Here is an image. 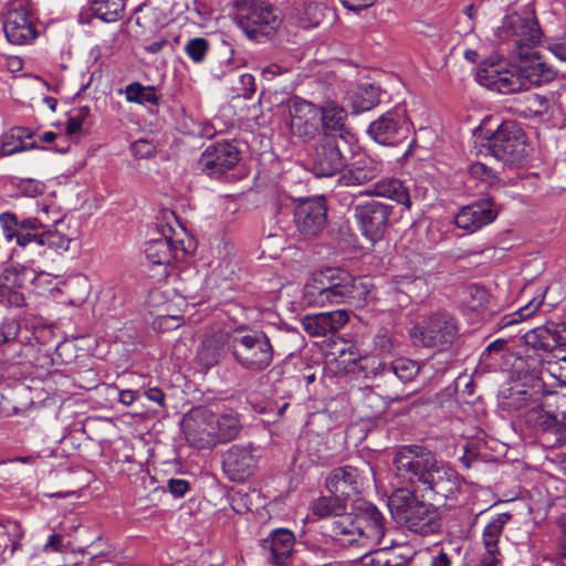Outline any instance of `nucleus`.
Returning a JSON list of instances; mask_svg holds the SVG:
<instances>
[{
	"instance_id": "f257e3e1",
	"label": "nucleus",
	"mask_w": 566,
	"mask_h": 566,
	"mask_svg": "<svg viewBox=\"0 0 566 566\" xmlns=\"http://www.w3.org/2000/svg\"><path fill=\"white\" fill-rule=\"evenodd\" d=\"M480 360L489 371L502 370L507 374L511 386L503 392V409L515 412L536 433L556 436V416L553 407L547 406V389L538 357L516 356L507 348L506 340L495 339L483 350Z\"/></svg>"
},
{
	"instance_id": "f03ea898",
	"label": "nucleus",
	"mask_w": 566,
	"mask_h": 566,
	"mask_svg": "<svg viewBox=\"0 0 566 566\" xmlns=\"http://www.w3.org/2000/svg\"><path fill=\"white\" fill-rule=\"evenodd\" d=\"M494 38L497 44L504 45L509 53L520 60L516 70L522 91L547 84L556 77L555 69L534 51L542 31L532 9L507 13L494 29Z\"/></svg>"
},
{
	"instance_id": "7ed1b4c3",
	"label": "nucleus",
	"mask_w": 566,
	"mask_h": 566,
	"mask_svg": "<svg viewBox=\"0 0 566 566\" xmlns=\"http://www.w3.org/2000/svg\"><path fill=\"white\" fill-rule=\"evenodd\" d=\"M312 512L321 517L334 516L333 537L343 547L371 548L384 536V516L373 503L361 504L355 514L346 513L342 497L321 496L312 503Z\"/></svg>"
},
{
	"instance_id": "20e7f679",
	"label": "nucleus",
	"mask_w": 566,
	"mask_h": 566,
	"mask_svg": "<svg viewBox=\"0 0 566 566\" xmlns=\"http://www.w3.org/2000/svg\"><path fill=\"white\" fill-rule=\"evenodd\" d=\"M394 463L399 476L423 484L442 499L453 496L459 489L458 472L421 446L402 447L397 451Z\"/></svg>"
},
{
	"instance_id": "39448f33",
	"label": "nucleus",
	"mask_w": 566,
	"mask_h": 566,
	"mask_svg": "<svg viewBox=\"0 0 566 566\" xmlns=\"http://www.w3.org/2000/svg\"><path fill=\"white\" fill-rule=\"evenodd\" d=\"M388 507L394 520L411 532L426 535L440 527L433 505L420 501L408 490L394 492L388 500Z\"/></svg>"
},
{
	"instance_id": "423d86ee",
	"label": "nucleus",
	"mask_w": 566,
	"mask_h": 566,
	"mask_svg": "<svg viewBox=\"0 0 566 566\" xmlns=\"http://www.w3.org/2000/svg\"><path fill=\"white\" fill-rule=\"evenodd\" d=\"M230 349L235 361L245 370L261 373L273 360V347L264 333H237L231 337Z\"/></svg>"
},
{
	"instance_id": "0eeeda50",
	"label": "nucleus",
	"mask_w": 566,
	"mask_h": 566,
	"mask_svg": "<svg viewBox=\"0 0 566 566\" xmlns=\"http://www.w3.org/2000/svg\"><path fill=\"white\" fill-rule=\"evenodd\" d=\"M459 334L455 318L447 312H436L424 316L409 332L416 345L443 350Z\"/></svg>"
},
{
	"instance_id": "6e6552de",
	"label": "nucleus",
	"mask_w": 566,
	"mask_h": 566,
	"mask_svg": "<svg viewBox=\"0 0 566 566\" xmlns=\"http://www.w3.org/2000/svg\"><path fill=\"white\" fill-rule=\"evenodd\" d=\"M526 136L514 122H503L489 138L491 155L505 165L521 164L526 155Z\"/></svg>"
},
{
	"instance_id": "1a4fd4ad",
	"label": "nucleus",
	"mask_w": 566,
	"mask_h": 566,
	"mask_svg": "<svg viewBox=\"0 0 566 566\" xmlns=\"http://www.w3.org/2000/svg\"><path fill=\"white\" fill-rule=\"evenodd\" d=\"M475 80L480 85L500 94L522 91L516 66L504 59L484 61L476 71Z\"/></svg>"
},
{
	"instance_id": "9d476101",
	"label": "nucleus",
	"mask_w": 566,
	"mask_h": 566,
	"mask_svg": "<svg viewBox=\"0 0 566 566\" xmlns=\"http://www.w3.org/2000/svg\"><path fill=\"white\" fill-rule=\"evenodd\" d=\"M411 129V123L403 105H396L390 111L374 120L368 129V135L378 144L394 146L407 139Z\"/></svg>"
},
{
	"instance_id": "9b49d317",
	"label": "nucleus",
	"mask_w": 566,
	"mask_h": 566,
	"mask_svg": "<svg viewBox=\"0 0 566 566\" xmlns=\"http://www.w3.org/2000/svg\"><path fill=\"white\" fill-rule=\"evenodd\" d=\"M338 270L326 269L314 273L304 284L302 301L307 306L338 305Z\"/></svg>"
},
{
	"instance_id": "f8f14e48",
	"label": "nucleus",
	"mask_w": 566,
	"mask_h": 566,
	"mask_svg": "<svg viewBox=\"0 0 566 566\" xmlns=\"http://www.w3.org/2000/svg\"><path fill=\"white\" fill-rule=\"evenodd\" d=\"M216 413L206 407L191 409L182 419V431L189 444L206 449L217 443Z\"/></svg>"
},
{
	"instance_id": "ddd939ff",
	"label": "nucleus",
	"mask_w": 566,
	"mask_h": 566,
	"mask_svg": "<svg viewBox=\"0 0 566 566\" xmlns=\"http://www.w3.org/2000/svg\"><path fill=\"white\" fill-rule=\"evenodd\" d=\"M289 119L286 125L291 134L304 142L311 140L318 130V107L298 96L287 103Z\"/></svg>"
},
{
	"instance_id": "4468645a",
	"label": "nucleus",
	"mask_w": 566,
	"mask_h": 566,
	"mask_svg": "<svg viewBox=\"0 0 566 566\" xmlns=\"http://www.w3.org/2000/svg\"><path fill=\"white\" fill-rule=\"evenodd\" d=\"M281 23V18L276 9L264 6L253 4L247 13H241L239 27L248 38L261 41L262 38H270Z\"/></svg>"
},
{
	"instance_id": "2eb2a0df",
	"label": "nucleus",
	"mask_w": 566,
	"mask_h": 566,
	"mask_svg": "<svg viewBox=\"0 0 566 566\" xmlns=\"http://www.w3.org/2000/svg\"><path fill=\"white\" fill-rule=\"evenodd\" d=\"M345 166L338 139L335 135L324 134L312 154V171L317 177H331L339 172Z\"/></svg>"
},
{
	"instance_id": "dca6fc26",
	"label": "nucleus",
	"mask_w": 566,
	"mask_h": 566,
	"mask_svg": "<svg viewBox=\"0 0 566 566\" xmlns=\"http://www.w3.org/2000/svg\"><path fill=\"white\" fill-rule=\"evenodd\" d=\"M391 208L380 201L370 200L355 207V218L364 237L375 242L380 240L387 229Z\"/></svg>"
},
{
	"instance_id": "f3484780",
	"label": "nucleus",
	"mask_w": 566,
	"mask_h": 566,
	"mask_svg": "<svg viewBox=\"0 0 566 566\" xmlns=\"http://www.w3.org/2000/svg\"><path fill=\"white\" fill-rule=\"evenodd\" d=\"M240 159V151L235 144L218 142L201 154L198 167L211 177H220L232 169Z\"/></svg>"
},
{
	"instance_id": "a211bd4d",
	"label": "nucleus",
	"mask_w": 566,
	"mask_h": 566,
	"mask_svg": "<svg viewBox=\"0 0 566 566\" xmlns=\"http://www.w3.org/2000/svg\"><path fill=\"white\" fill-rule=\"evenodd\" d=\"M326 205L322 197L302 198L294 210L295 224L304 235H315L326 224Z\"/></svg>"
},
{
	"instance_id": "6ab92c4d",
	"label": "nucleus",
	"mask_w": 566,
	"mask_h": 566,
	"mask_svg": "<svg viewBox=\"0 0 566 566\" xmlns=\"http://www.w3.org/2000/svg\"><path fill=\"white\" fill-rule=\"evenodd\" d=\"M497 214L493 199L483 198L462 207L454 217V223L468 233H473L492 223Z\"/></svg>"
},
{
	"instance_id": "aec40b11",
	"label": "nucleus",
	"mask_w": 566,
	"mask_h": 566,
	"mask_svg": "<svg viewBox=\"0 0 566 566\" xmlns=\"http://www.w3.org/2000/svg\"><path fill=\"white\" fill-rule=\"evenodd\" d=\"M260 450L251 446H232L223 455V470L232 481H242L254 471Z\"/></svg>"
},
{
	"instance_id": "412c9836",
	"label": "nucleus",
	"mask_w": 566,
	"mask_h": 566,
	"mask_svg": "<svg viewBox=\"0 0 566 566\" xmlns=\"http://www.w3.org/2000/svg\"><path fill=\"white\" fill-rule=\"evenodd\" d=\"M171 231V228H168L159 237L150 239L145 248L147 261L151 265L159 266L160 275L164 276L168 274L167 269L171 262L184 252L180 241L174 240L169 234Z\"/></svg>"
},
{
	"instance_id": "4be33fe9",
	"label": "nucleus",
	"mask_w": 566,
	"mask_h": 566,
	"mask_svg": "<svg viewBox=\"0 0 566 566\" xmlns=\"http://www.w3.org/2000/svg\"><path fill=\"white\" fill-rule=\"evenodd\" d=\"M511 517L509 513H501L492 517L484 526L482 532L484 552L476 566H501L502 554L499 549V541Z\"/></svg>"
},
{
	"instance_id": "5701e85b",
	"label": "nucleus",
	"mask_w": 566,
	"mask_h": 566,
	"mask_svg": "<svg viewBox=\"0 0 566 566\" xmlns=\"http://www.w3.org/2000/svg\"><path fill=\"white\" fill-rule=\"evenodd\" d=\"M7 40L15 45L28 44L38 36L33 18L23 8L10 10L3 22Z\"/></svg>"
},
{
	"instance_id": "b1692460",
	"label": "nucleus",
	"mask_w": 566,
	"mask_h": 566,
	"mask_svg": "<svg viewBox=\"0 0 566 566\" xmlns=\"http://www.w3.org/2000/svg\"><path fill=\"white\" fill-rule=\"evenodd\" d=\"M295 536L287 528H276L262 539L261 549L265 559L273 566H282L292 556Z\"/></svg>"
},
{
	"instance_id": "393cba45",
	"label": "nucleus",
	"mask_w": 566,
	"mask_h": 566,
	"mask_svg": "<svg viewBox=\"0 0 566 566\" xmlns=\"http://www.w3.org/2000/svg\"><path fill=\"white\" fill-rule=\"evenodd\" d=\"M363 486V476L358 470L350 465L332 470L326 478V489L337 497L350 499L357 495Z\"/></svg>"
},
{
	"instance_id": "a878e982",
	"label": "nucleus",
	"mask_w": 566,
	"mask_h": 566,
	"mask_svg": "<svg viewBox=\"0 0 566 566\" xmlns=\"http://www.w3.org/2000/svg\"><path fill=\"white\" fill-rule=\"evenodd\" d=\"M348 318L349 314L345 310L323 312L306 315L302 319V326L310 336L321 337L339 331L348 322Z\"/></svg>"
},
{
	"instance_id": "bb28decb",
	"label": "nucleus",
	"mask_w": 566,
	"mask_h": 566,
	"mask_svg": "<svg viewBox=\"0 0 566 566\" xmlns=\"http://www.w3.org/2000/svg\"><path fill=\"white\" fill-rule=\"evenodd\" d=\"M411 558L412 549L408 545L387 542L384 535L380 544L376 545V556L374 559L367 558V562L382 566H406Z\"/></svg>"
},
{
	"instance_id": "cd10ccee",
	"label": "nucleus",
	"mask_w": 566,
	"mask_h": 566,
	"mask_svg": "<svg viewBox=\"0 0 566 566\" xmlns=\"http://www.w3.org/2000/svg\"><path fill=\"white\" fill-rule=\"evenodd\" d=\"M524 343L533 349L552 352L566 344V337L560 335L555 325H545L527 332L523 336Z\"/></svg>"
},
{
	"instance_id": "c85d7f7f",
	"label": "nucleus",
	"mask_w": 566,
	"mask_h": 566,
	"mask_svg": "<svg viewBox=\"0 0 566 566\" xmlns=\"http://www.w3.org/2000/svg\"><path fill=\"white\" fill-rule=\"evenodd\" d=\"M318 112L324 134L335 135L337 139L343 138L347 119L345 108L335 101H325Z\"/></svg>"
},
{
	"instance_id": "c756f323",
	"label": "nucleus",
	"mask_w": 566,
	"mask_h": 566,
	"mask_svg": "<svg viewBox=\"0 0 566 566\" xmlns=\"http://www.w3.org/2000/svg\"><path fill=\"white\" fill-rule=\"evenodd\" d=\"M34 133L22 126L13 127L7 132L0 144V153L3 156H11L13 154L33 149L36 147L34 140Z\"/></svg>"
},
{
	"instance_id": "7c9ffc66",
	"label": "nucleus",
	"mask_w": 566,
	"mask_h": 566,
	"mask_svg": "<svg viewBox=\"0 0 566 566\" xmlns=\"http://www.w3.org/2000/svg\"><path fill=\"white\" fill-rule=\"evenodd\" d=\"M353 113L359 114L370 111L379 103V90L373 84H358L352 86L345 96Z\"/></svg>"
},
{
	"instance_id": "2f4dec72",
	"label": "nucleus",
	"mask_w": 566,
	"mask_h": 566,
	"mask_svg": "<svg viewBox=\"0 0 566 566\" xmlns=\"http://www.w3.org/2000/svg\"><path fill=\"white\" fill-rule=\"evenodd\" d=\"M338 293H342L339 304L365 301L370 291L369 284L360 279H354L348 273L338 270Z\"/></svg>"
},
{
	"instance_id": "473e14b6",
	"label": "nucleus",
	"mask_w": 566,
	"mask_h": 566,
	"mask_svg": "<svg viewBox=\"0 0 566 566\" xmlns=\"http://www.w3.org/2000/svg\"><path fill=\"white\" fill-rule=\"evenodd\" d=\"M500 178L497 175L483 163H474L470 165L465 186L470 190L484 192L497 187Z\"/></svg>"
},
{
	"instance_id": "72a5a7b5",
	"label": "nucleus",
	"mask_w": 566,
	"mask_h": 566,
	"mask_svg": "<svg viewBox=\"0 0 566 566\" xmlns=\"http://www.w3.org/2000/svg\"><path fill=\"white\" fill-rule=\"evenodd\" d=\"M59 292L65 295L61 303L80 307L88 297L91 285L85 276H74L65 281Z\"/></svg>"
},
{
	"instance_id": "f704fd0d",
	"label": "nucleus",
	"mask_w": 566,
	"mask_h": 566,
	"mask_svg": "<svg viewBox=\"0 0 566 566\" xmlns=\"http://www.w3.org/2000/svg\"><path fill=\"white\" fill-rule=\"evenodd\" d=\"M368 193L391 199L408 209L411 207L409 192L398 179L379 180L373 186V189L369 190Z\"/></svg>"
},
{
	"instance_id": "c9c22d12",
	"label": "nucleus",
	"mask_w": 566,
	"mask_h": 566,
	"mask_svg": "<svg viewBox=\"0 0 566 566\" xmlns=\"http://www.w3.org/2000/svg\"><path fill=\"white\" fill-rule=\"evenodd\" d=\"M53 229L45 228L42 231L40 247H49L57 253L69 251L71 242L75 239V233H66L64 220L61 224H52Z\"/></svg>"
},
{
	"instance_id": "e433bc0d",
	"label": "nucleus",
	"mask_w": 566,
	"mask_h": 566,
	"mask_svg": "<svg viewBox=\"0 0 566 566\" xmlns=\"http://www.w3.org/2000/svg\"><path fill=\"white\" fill-rule=\"evenodd\" d=\"M371 371L375 376L381 375L384 373H391L402 382H409L419 373V366L415 360L401 357L395 359L390 364L389 368H387L384 363H378L377 366L371 369Z\"/></svg>"
},
{
	"instance_id": "4c0bfd02",
	"label": "nucleus",
	"mask_w": 566,
	"mask_h": 566,
	"mask_svg": "<svg viewBox=\"0 0 566 566\" xmlns=\"http://www.w3.org/2000/svg\"><path fill=\"white\" fill-rule=\"evenodd\" d=\"M547 406L553 407L556 416L555 443L566 442V394L547 389Z\"/></svg>"
},
{
	"instance_id": "58836bf2",
	"label": "nucleus",
	"mask_w": 566,
	"mask_h": 566,
	"mask_svg": "<svg viewBox=\"0 0 566 566\" xmlns=\"http://www.w3.org/2000/svg\"><path fill=\"white\" fill-rule=\"evenodd\" d=\"M216 433H217V443L218 442H227L231 439H234L240 429V420L237 413L229 412L221 416L216 415Z\"/></svg>"
},
{
	"instance_id": "ea45409f",
	"label": "nucleus",
	"mask_w": 566,
	"mask_h": 566,
	"mask_svg": "<svg viewBox=\"0 0 566 566\" xmlns=\"http://www.w3.org/2000/svg\"><path fill=\"white\" fill-rule=\"evenodd\" d=\"M42 229L52 224H61L64 214L54 201H42L38 203L36 216L32 218Z\"/></svg>"
},
{
	"instance_id": "a19ab883",
	"label": "nucleus",
	"mask_w": 566,
	"mask_h": 566,
	"mask_svg": "<svg viewBox=\"0 0 566 566\" xmlns=\"http://www.w3.org/2000/svg\"><path fill=\"white\" fill-rule=\"evenodd\" d=\"M124 0H94L93 10L105 22L117 21L124 11Z\"/></svg>"
},
{
	"instance_id": "79ce46f5",
	"label": "nucleus",
	"mask_w": 566,
	"mask_h": 566,
	"mask_svg": "<svg viewBox=\"0 0 566 566\" xmlns=\"http://www.w3.org/2000/svg\"><path fill=\"white\" fill-rule=\"evenodd\" d=\"M325 7L318 1H310L298 11V21L302 28L310 29L317 27L325 14Z\"/></svg>"
},
{
	"instance_id": "37998d69",
	"label": "nucleus",
	"mask_w": 566,
	"mask_h": 566,
	"mask_svg": "<svg viewBox=\"0 0 566 566\" xmlns=\"http://www.w3.org/2000/svg\"><path fill=\"white\" fill-rule=\"evenodd\" d=\"M43 229L32 218L23 219L20 222V228L17 237V244L24 248L29 244L35 243L40 247Z\"/></svg>"
},
{
	"instance_id": "c03bdc74",
	"label": "nucleus",
	"mask_w": 566,
	"mask_h": 566,
	"mask_svg": "<svg viewBox=\"0 0 566 566\" xmlns=\"http://www.w3.org/2000/svg\"><path fill=\"white\" fill-rule=\"evenodd\" d=\"M376 168L353 166L339 177V184L346 187L360 186L376 177Z\"/></svg>"
},
{
	"instance_id": "a18cd8bd",
	"label": "nucleus",
	"mask_w": 566,
	"mask_h": 566,
	"mask_svg": "<svg viewBox=\"0 0 566 566\" xmlns=\"http://www.w3.org/2000/svg\"><path fill=\"white\" fill-rule=\"evenodd\" d=\"M125 95L127 101L138 104H155L157 94L153 86H143L140 83H132L126 86Z\"/></svg>"
},
{
	"instance_id": "49530a36",
	"label": "nucleus",
	"mask_w": 566,
	"mask_h": 566,
	"mask_svg": "<svg viewBox=\"0 0 566 566\" xmlns=\"http://www.w3.org/2000/svg\"><path fill=\"white\" fill-rule=\"evenodd\" d=\"M221 357L222 352L213 339L203 342L197 352V360L205 368L217 365Z\"/></svg>"
},
{
	"instance_id": "de8ad7c7",
	"label": "nucleus",
	"mask_w": 566,
	"mask_h": 566,
	"mask_svg": "<svg viewBox=\"0 0 566 566\" xmlns=\"http://www.w3.org/2000/svg\"><path fill=\"white\" fill-rule=\"evenodd\" d=\"M396 342L386 329H379L373 338V352L380 357H389L396 353Z\"/></svg>"
},
{
	"instance_id": "09e8293b",
	"label": "nucleus",
	"mask_w": 566,
	"mask_h": 566,
	"mask_svg": "<svg viewBox=\"0 0 566 566\" xmlns=\"http://www.w3.org/2000/svg\"><path fill=\"white\" fill-rule=\"evenodd\" d=\"M210 49L209 42L205 38H192L185 44L187 56L197 64L205 61Z\"/></svg>"
},
{
	"instance_id": "8fccbe9b",
	"label": "nucleus",
	"mask_w": 566,
	"mask_h": 566,
	"mask_svg": "<svg viewBox=\"0 0 566 566\" xmlns=\"http://www.w3.org/2000/svg\"><path fill=\"white\" fill-rule=\"evenodd\" d=\"M20 222L13 213L3 212L0 214V226L3 237L8 242L17 240Z\"/></svg>"
},
{
	"instance_id": "3c124183",
	"label": "nucleus",
	"mask_w": 566,
	"mask_h": 566,
	"mask_svg": "<svg viewBox=\"0 0 566 566\" xmlns=\"http://www.w3.org/2000/svg\"><path fill=\"white\" fill-rule=\"evenodd\" d=\"M543 304V297L539 300H532L526 305L521 307L518 311L510 316V319L505 323L506 325L520 323L531 316H533Z\"/></svg>"
},
{
	"instance_id": "603ef678",
	"label": "nucleus",
	"mask_w": 566,
	"mask_h": 566,
	"mask_svg": "<svg viewBox=\"0 0 566 566\" xmlns=\"http://www.w3.org/2000/svg\"><path fill=\"white\" fill-rule=\"evenodd\" d=\"M237 95L245 99L251 98L255 92V80L254 76L244 73L239 76L238 85L234 87Z\"/></svg>"
},
{
	"instance_id": "864d4df0",
	"label": "nucleus",
	"mask_w": 566,
	"mask_h": 566,
	"mask_svg": "<svg viewBox=\"0 0 566 566\" xmlns=\"http://www.w3.org/2000/svg\"><path fill=\"white\" fill-rule=\"evenodd\" d=\"M547 50L559 61L566 62V33L549 38Z\"/></svg>"
},
{
	"instance_id": "5fc2aeb1",
	"label": "nucleus",
	"mask_w": 566,
	"mask_h": 566,
	"mask_svg": "<svg viewBox=\"0 0 566 566\" xmlns=\"http://www.w3.org/2000/svg\"><path fill=\"white\" fill-rule=\"evenodd\" d=\"M528 111L535 117H542L548 113V101L538 94L527 97Z\"/></svg>"
},
{
	"instance_id": "6e6d98bb",
	"label": "nucleus",
	"mask_w": 566,
	"mask_h": 566,
	"mask_svg": "<svg viewBox=\"0 0 566 566\" xmlns=\"http://www.w3.org/2000/svg\"><path fill=\"white\" fill-rule=\"evenodd\" d=\"M132 151L136 157L147 158L154 154V146L144 139H139L132 145Z\"/></svg>"
},
{
	"instance_id": "4d7b16f0",
	"label": "nucleus",
	"mask_w": 566,
	"mask_h": 566,
	"mask_svg": "<svg viewBox=\"0 0 566 566\" xmlns=\"http://www.w3.org/2000/svg\"><path fill=\"white\" fill-rule=\"evenodd\" d=\"M169 492L177 497L184 496L189 490V483L181 479H171L168 482Z\"/></svg>"
},
{
	"instance_id": "13d9d810",
	"label": "nucleus",
	"mask_w": 566,
	"mask_h": 566,
	"mask_svg": "<svg viewBox=\"0 0 566 566\" xmlns=\"http://www.w3.org/2000/svg\"><path fill=\"white\" fill-rule=\"evenodd\" d=\"M62 535L51 534L43 547L44 552L60 553L62 552Z\"/></svg>"
},
{
	"instance_id": "bf43d9fd",
	"label": "nucleus",
	"mask_w": 566,
	"mask_h": 566,
	"mask_svg": "<svg viewBox=\"0 0 566 566\" xmlns=\"http://www.w3.org/2000/svg\"><path fill=\"white\" fill-rule=\"evenodd\" d=\"M181 319L180 315L170 314V315H159L157 318V323L159 327H164L165 329L175 328L179 326V321Z\"/></svg>"
},
{
	"instance_id": "052dcab7",
	"label": "nucleus",
	"mask_w": 566,
	"mask_h": 566,
	"mask_svg": "<svg viewBox=\"0 0 566 566\" xmlns=\"http://www.w3.org/2000/svg\"><path fill=\"white\" fill-rule=\"evenodd\" d=\"M376 0H340L342 4L352 11L369 8Z\"/></svg>"
},
{
	"instance_id": "680f3d73",
	"label": "nucleus",
	"mask_w": 566,
	"mask_h": 566,
	"mask_svg": "<svg viewBox=\"0 0 566 566\" xmlns=\"http://www.w3.org/2000/svg\"><path fill=\"white\" fill-rule=\"evenodd\" d=\"M148 400L156 402L160 407L165 406V394L158 387H150L145 391Z\"/></svg>"
},
{
	"instance_id": "e2e57ef3",
	"label": "nucleus",
	"mask_w": 566,
	"mask_h": 566,
	"mask_svg": "<svg viewBox=\"0 0 566 566\" xmlns=\"http://www.w3.org/2000/svg\"><path fill=\"white\" fill-rule=\"evenodd\" d=\"M367 553H365L359 559L355 560L352 566H382L380 564L369 563L368 559H374L376 556V546L371 548H365Z\"/></svg>"
},
{
	"instance_id": "0e129e2a",
	"label": "nucleus",
	"mask_w": 566,
	"mask_h": 566,
	"mask_svg": "<svg viewBox=\"0 0 566 566\" xmlns=\"http://www.w3.org/2000/svg\"><path fill=\"white\" fill-rule=\"evenodd\" d=\"M412 282H413L412 276L401 275V276L392 277V280L389 282V284L394 290L402 291L406 286H408Z\"/></svg>"
},
{
	"instance_id": "69168bd1",
	"label": "nucleus",
	"mask_w": 566,
	"mask_h": 566,
	"mask_svg": "<svg viewBox=\"0 0 566 566\" xmlns=\"http://www.w3.org/2000/svg\"><path fill=\"white\" fill-rule=\"evenodd\" d=\"M559 525L562 528V535L558 543V551L560 556L566 558V514L559 517Z\"/></svg>"
},
{
	"instance_id": "338daca9",
	"label": "nucleus",
	"mask_w": 566,
	"mask_h": 566,
	"mask_svg": "<svg viewBox=\"0 0 566 566\" xmlns=\"http://www.w3.org/2000/svg\"><path fill=\"white\" fill-rule=\"evenodd\" d=\"M469 293L473 298H476L479 301L478 305H483L485 302H488L489 294L488 292L478 285H472L469 287Z\"/></svg>"
},
{
	"instance_id": "774afa93",
	"label": "nucleus",
	"mask_w": 566,
	"mask_h": 566,
	"mask_svg": "<svg viewBox=\"0 0 566 566\" xmlns=\"http://www.w3.org/2000/svg\"><path fill=\"white\" fill-rule=\"evenodd\" d=\"M22 190L27 196L35 197L42 192L43 185L33 180H29L23 185Z\"/></svg>"
}]
</instances>
